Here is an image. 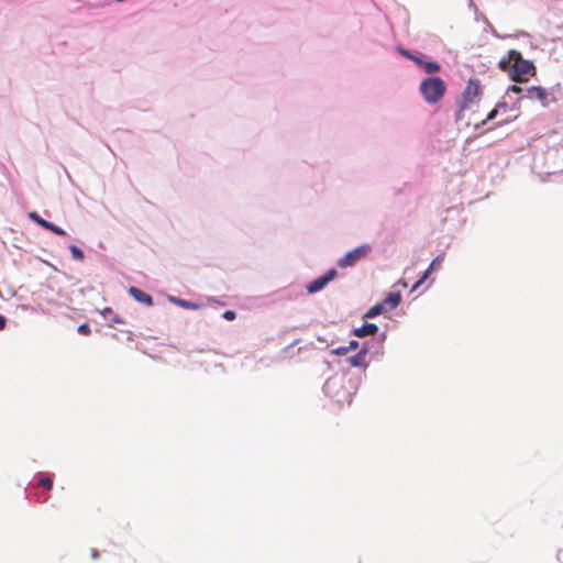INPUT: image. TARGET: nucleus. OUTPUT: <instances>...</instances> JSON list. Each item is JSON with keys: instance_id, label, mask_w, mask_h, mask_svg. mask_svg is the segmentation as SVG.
Masks as SVG:
<instances>
[{"instance_id": "4be33fe9", "label": "nucleus", "mask_w": 563, "mask_h": 563, "mask_svg": "<svg viewBox=\"0 0 563 563\" xmlns=\"http://www.w3.org/2000/svg\"><path fill=\"white\" fill-rule=\"evenodd\" d=\"M496 115H497V109L492 110V111L488 113L487 118H486L484 121H482V123H481V124H482V125L486 124V122H487V121L494 120V119L496 118Z\"/></svg>"}, {"instance_id": "7ed1b4c3", "label": "nucleus", "mask_w": 563, "mask_h": 563, "mask_svg": "<svg viewBox=\"0 0 563 563\" xmlns=\"http://www.w3.org/2000/svg\"><path fill=\"white\" fill-rule=\"evenodd\" d=\"M483 93L482 86L478 79L471 78L463 91L462 102L460 106V112L467 109L474 103Z\"/></svg>"}, {"instance_id": "f8f14e48", "label": "nucleus", "mask_w": 563, "mask_h": 563, "mask_svg": "<svg viewBox=\"0 0 563 563\" xmlns=\"http://www.w3.org/2000/svg\"><path fill=\"white\" fill-rule=\"evenodd\" d=\"M421 68L427 74H435V73L440 71L441 66L438 63L432 62V60H429V62L423 60V64L421 65Z\"/></svg>"}, {"instance_id": "423d86ee", "label": "nucleus", "mask_w": 563, "mask_h": 563, "mask_svg": "<svg viewBox=\"0 0 563 563\" xmlns=\"http://www.w3.org/2000/svg\"><path fill=\"white\" fill-rule=\"evenodd\" d=\"M527 96L530 99H538L542 106L547 107L549 104V93L547 90L540 86H532L527 90Z\"/></svg>"}, {"instance_id": "cd10ccee", "label": "nucleus", "mask_w": 563, "mask_h": 563, "mask_svg": "<svg viewBox=\"0 0 563 563\" xmlns=\"http://www.w3.org/2000/svg\"><path fill=\"white\" fill-rule=\"evenodd\" d=\"M5 327V318L0 314V330L4 329Z\"/></svg>"}, {"instance_id": "b1692460", "label": "nucleus", "mask_w": 563, "mask_h": 563, "mask_svg": "<svg viewBox=\"0 0 563 563\" xmlns=\"http://www.w3.org/2000/svg\"><path fill=\"white\" fill-rule=\"evenodd\" d=\"M399 53H400L402 56H405V57H407V58H409V59H410V58H413V54H412V53H410V52H409V51H407V49L399 48Z\"/></svg>"}, {"instance_id": "dca6fc26", "label": "nucleus", "mask_w": 563, "mask_h": 563, "mask_svg": "<svg viewBox=\"0 0 563 563\" xmlns=\"http://www.w3.org/2000/svg\"><path fill=\"white\" fill-rule=\"evenodd\" d=\"M173 301L185 309H196L197 308V305L189 302L187 300H184V299H173Z\"/></svg>"}, {"instance_id": "393cba45", "label": "nucleus", "mask_w": 563, "mask_h": 563, "mask_svg": "<svg viewBox=\"0 0 563 563\" xmlns=\"http://www.w3.org/2000/svg\"><path fill=\"white\" fill-rule=\"evenodd\" d=\"M509 91H511L514 93H520V92H522V88L519 86L512 85L509 87Z\"/></svg>"}, {"instance_id": "bb28decb", "label": "nucleus", "mask_w": 563, "mask_h": 563, "mask_svg": "<svg viewBox=\"0 0 563 563\" xmlns=\"http://www.w3.org/2000/svg\"><path fill=\"white\" fill-rule=\"evenodd\" d=\"M357 346H358L357 341H351V342L349 343V345H347V350H349V352H350L351 350H355V349H357Z\"/></svg>"}, {"instance_id": "aec40b11", "label": "nucleus", "mask_w": 563, "mask_h": 563, "mask_svg": "<svg viewBox=\"0 0 563 563\" xmlns=\"http://www.w3.org/2000/svg\"><path fill=\"white\" fill-rule=\"evenodd\" d=\"M78 332L82 335H88L90 334V327L88 323H82L78 327Z\"/></svg>"}, {"instance_id": "20e7f679", "label": "nucleus", "mask_w": 563, "mask_h": 563, "mask_svg": "<svg viewBox=\"0 0 563 563\" xmlns=\"http://www.w3.org/2000/svg\"><path fill=\"white\" fill-rule=\"evenodd\" d=\"M372 251L369 244H362L352 251L347 252L343 257L338 261V266L341 268H346L354 266L358 261L365 258L368 253Z\"/></svg>"}, {"instance_id": "c85d7f7f", "label": "nucleus", "mask_w": 563, "mask_h": 563, "mask_svg": "<svg viewBox=\"0 0 563 563\" xmlns=\"http://www.w3.org/2000/svg\"><path fill=\"white\" fill-rule=\"evenodd\" d=\"M91 558L95 559V560L99 558V553H98V551L96 549L91 550Z\"/></svg>"}, {"instance_id": "6ab92c4d", "label": "nucleus", "mask_w": 563, "mask_h": 563, "mask_svg": "<svg viewBox=\"0 0 563 563\" xmlns=\"http://www.w3.org/2000/svg\"><path fill=\"white\" fill-rule=\"evenodd\" d=\"M443 262V256L442 255H438L432 262L431 264L429 265L431 267V269H437L441 266Z\"/></svg>"}, {"instance_id": "0eeeda50", "label": "nucleus", "mask_w": 563, "mask_h": 563, "mask_svg": "<svg viewBox=\"0 0 563 563\" xmlns=\"http://www.w3.org/2000/svg\"><path fill=\"white\" fill-rule=\"evenodd\" d=\"M129 294L139 302L144 303L146 306H153V299L152 297L146 294L145 291L136 288V287H130Z\"/></svg>"}, {"instance_id": "9d476101", "label": "nucleus", "mask_w": 563, "mask_h": 563, "mask_svg": "<svg viewBox=\"0 0 563 563\" xmlns=\"http://www.w3.org/2000/svg\"><path fill=\"white\" fill-rule=\"evenodd\" d=\"M367 351L362 349L356 355L350 358V364L352 366H362L365 364V356Z\"/></svg>"}, {"instance_id": "f03ea898", "label": "nucleus", "mask_w": 563, "mask_h": 563, "mask_svg": "<svg viewBox=\"0 0 563 563\" xmlns=\"http://www.w3.org/2000/svg\"><path fill=\"white\" fill-rule=\"evenodd\" d=\"M419 91L426 102L434 104L444 97L446 86L440 77H429L420 82Z\"/></svg>"}, {"instance_id": "39448f33", "label": "nucleus", "mask_w": 563, "mask_h": 563, "mask_svg": "<svg viewBox=\"0 0 563 563\" xmlns=\"http://www.w3.org/2000/svg\"><path fill=\"white\" fill-rule=\"evenodd\" d=\"M336 275H338V273L334 268L330 269L325 275H323V276L312 280L310 284H308V286H307L308 292L314 294L317 291H320L328 285V283H330L332 279H334L336 277Z\"/></svg>"}, {"instance_id": "a878e982", "label": "nucleus", "mask_w": 563, "mask_h": 563, "mask_svg": "<svg viewBox=\"0 0 563 563\" xmlns=\"http://www.w3.org/2000/svg\"><path fill=\"white\" fill-rule=\"evenodd\" d=\"M410 59L413 60L419 67H421V65L423 64V59L419 56L413 55V58Z\"/></svg>"}, {"instance_id": "a211bd4d", "label": "nucleus", "mask_w": 563, "mask_h": 563, "mask_svg": "<svg viewBox=\"0 0 563 563\" xmlns=\"http://www.w3.org/2000/svg\"><path fill=\"white\" fill-rule=\"evenodd\" d=\"M47 225H48V228H46V230H48V231H51V232H53V233H55V234H57V235H65V234H66V232H65V230H64V229H62V228H59V227L55 225V224H54V223H52V222H48V224H47Z\"/></svg>"}, {"instance_id": "4468645a", "label": "nucleus", "mask_w": 563, "mask_h": 563, "mask_svg": "<svg viewBox=\"0 0 563 563\" xmlns=\"http://www.w3.org/2000/svg\"><path fill=\"white\" fill-rule=\"evenodd\" d=\"M29 218L31 220H33L35 223H37L38 225H41L42 228H44V229L48 228L47 224L49 221L43 219L37 212H35V211L30 212Z\"/></svg>"}, {"instance_id": "f3484780", "label": "nucleus", "mask_w": 563, "mask_h": 563, "mask_svg": "<svg viewBox=\"0 0 563 563\" xmlns=\"http://www.w3.org/2000/svg\"><path fill=\"white\" fill-rule=\"evenodd\" d=\"M38 485L49 490L53 487V479L49 476H42L38 479Z\"/></svg>"}, {"instance_id": "1a4fd4ad", "label": "nucleus", "mask_w": 563, "mask_h": 563, "mask_svg": "<svg viewBox=\"0 0 563 563\" xmlns=\"http://www.w3.org/2000/svg\"><path fill=\"white\" fill-rule=\"evenodd\" d=\"M401 300L400 292H390L380 303H385V311L395 309Z\"/></svg>"}, {"instance_id": "f257e3e1", "label": "nucleus", "mask_w": 563, "mask_h": 563, "mask_svg": "<svg viewBox=\"0 0 563 563\" xmlns=\"http://www.w3.org/2000/svg\"><path fill=\"white\" fill-rule=\"evenodd\" d=\"M498 66L516 82H526L536 74L532 62L523 59L521 53L516 49H510L507 57L499 60Z\"/></svg>"}, {"instance_id": "6e6552de", "label": "nucleus", "mask_w": 563, "mask_h": 563, "mask_svg": "<svg viewBox=\"0 0 563 563\" xmlns=\"http://www.w3.org/2000/svg\"><path fill=\"white\" fill-rule=\"evenodd\" d=\"M378 331V327L375 323H365L362 327L353 331L354 335L358 338L374 335Z\"/></svg>"}, {"instance_id": "412c9836", "label": "nucleus", "mask_w": 563, "mask_h": 563, "mask_svg": "<svg viewBox=\"0 0 563 563\" xmlns=\"http://www.w3.org/2000/svg\"><path fill=\"white\" fill-rule=\"evenodd\" d=\"M223 318L225 320L232 321L236 318V313L233 310H227L223 312Z\"/></svg>"}, {"instance_id": "2eb2a0df", "label": "nucleus", "mask_w": 563, "mask_h": 563, "mask_svg": "<svg viewBox=\"0 0 563 563\" xmlns=\"http://www.w3.org/2000/svg\"><path fill=\"white\" fill-rule=\"evenodd\" d=\"M69 251L71 253L73 258H75L77 261H82L84 260V252L78 246L71 244L69 246Z\"/></svg>"}, {"instance_id": "5701e85b", "label": "nucleus", "mask_w": 563, "mask_h": 563, "mask_svg": "<svg viewBox=\"0 0 563 563\" xmlns=\"http://www.w3.org/2000/svg\"><path fill=\"white\" fill-rule=\"evenodd\" d=\"M349 352L347 346H339L335 350H333V353L335 355H345Z\"/></svg>"}, {"instance_id": "9b49d317", "label": "nucleus", "mask_w": 563, "mask_h": 563, "mask_svg": "<svg viewBox=\"0 0 563 563\" xmlns=\"http://www.w3.org/2000/svg\"><path fill=\"white\" fill-rule=\"evenodd\" d=\"M384 311L385 303L378 302L367 310V312L364 314V318H375L376 316L380 314Z\"/></svg>"}, {"instance_id": "ddd939ff", "label": "nucleus", "mask_w": 563, "mask_h": 563, "mask_svg": "<svg viewBox=\"0 0 563 563\" xmlns=\"http://www.w3.org/2000/svg\"><path fill=\"white\" fill-rule=\"evenodd\" d=\"M434 269H431V267L429 266L424 272L423 274L421 275V277L416 282V284L412 286L411 288V291H415L417 290L431 275V273L433 272Z\"/></svg>"}]
</instances>
